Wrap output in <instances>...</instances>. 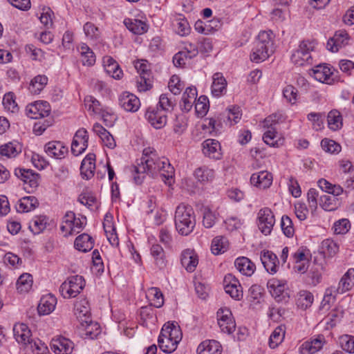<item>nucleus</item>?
Masks as SVG:
<instances>
[{"instance_id":"obj_44","label":"nucleus","mask_w":354,"mask_h":354,"mask_svg":"<svg viewBox=\"0 0 354 354\" xmlns=\"http://www.w3.org/2000/svg\"><path fill=\"white\" fill-rule=\"evenodd\" d=\"M32 282V275L28 273H24L17 281V289L19 292H27L31 289Z\"/></svg>"},{"instance_id":"obj_56","label":"nucleus","mask_w":354,"mask_h":354,"mask_svg":"<svg viewBox=\"0 0 354 354\" xmlns=\"http://www.w3.org/2000/svg\"><path fill=\"white\" fill-rule=\"evenodd\" d=\"M84 31L86 35L92 40L97 41L100 37V32L98 28L91 22L84 24Z\"/></svg>"},{"instance_id":"obj_60","label":"nucleus","mask_w":354,"mask_h":354,"mask_svg":"<svg viewBox=\"0 0 354 354\" xmlns=\"http://www.w3.org/2000/svg\"><path fill=\"white\" fill-rule=\"evenodd\" d=\"M187 119L183 114L176 116L174 122V131L178 133H182L187 128Z\"/></svg>"},{"instance_id":"obj_42","label":"nucleus","mask_w":354,"mask_h":354,"mask_svg":"<svg viewBox=\"0 0 354 354\" xmlns=\"http://www.w3.org/2000/svg\"><path fill=\"white\" fill-rule=\"evenodd\" d=\"M48 83V77L44 75L35 76L30 82L28 89L33 94H39Z\"/></svg>"},{"instance_id":"obj_6","label":"nucleus","mask_w":354,"mask_h":354,"mask_svg":"<svg viewBox=\"0 0 354 354\" xmlns=\"http://www.w3.org/2000/svg\"><path fill=\"white\" fill-rule=\"evenodd\" d=\"M135 68L139 73V77L137 79L138 89L142 91L150 89L152 86L151 74L147 64L138 62Z\"/></svg>"},{"instance_id":"obj_29","label":"nucleus","mask_w":354,"mask_h":354,"mask_svg":"<svg viewBox=\"0 0 354 354\" xmlns=\"http://www.w3.org/2000/svg\"><path fill=\"white\" fill-rule=\"evenodd\" d=\"M57 299L51 295L44 296L41 298L37 306L38 313L39 315H48L53 312L55 308Z\"/></svg>"},{"instance_id":"obj_34","label":"nucleus","mask_w":354,"mask_h":354,"mask_svg":"<svg viewBox=\"0 0 354 354\" xmlns=\"http://www.w3.org/2000/svg\"><path fill=\"white\" fill-rule=\"evenodd\" d=\"M124 24L129 31L135 35H142L148 30V25L139 19H125Z\"/></svg>"},{"instance_id":"obj_18","label":"nucleus","mask_w":354,"mask_h":354,"mask_svg":"<svg viewBox=\"0 0 354 354\" xmlns=\"http://www.w3.org/2000/svg\"><path fill=\"white\" fill-rule=\"evenodd\" d=\"M74 310L75 315L82 326H84V323H87L88 322V319L91 317V312L89 303L87 299H82L76 301L75 304Z\"/></svg>"},{"instance_id":"obj_50","label":"nucleus","mask_w":354,"mask_h":354,"mask_svg":"<svg viewBox=\"0 0 354 354\" xmlns=\"http://www.w3.org/2000/svg\"><path fill=\"white\" fill-rule=\"evenodd\" d=\"M21 151L18 144L8 142L0 147V154L8 158L15 157Z\"/></svg>"},{"instance_id":"obj_61","label":"nucleus","mask_w":354,"mask_h":354,"mask_svg":"<svg viewBox=\"0 0 354 354\" xmlns=\"http://www.w3.org/2000/svg\"><path fill=\"white\" fill-rule=\"evenodd\" d=\"M159 104L162 111H171L173 110L176 102L168 97L167 94H162L160 96Z\"/></svg>"},{"instance_id":"obj_1","label":"nucleus","mask_w":354,"mask_h":354,"mask_svg":"<svg viewBox=\"0 0 354 354\" xmlns=\"http://www.w3.org/2000/svg\"><path fill=\"white\" fill-rule=\"evenodd\" d=\"M134 182L140 185L143 182L145 174L155 176L160 173L162 180L165 184L171 185L174 169L165 157H159L156 151L151 147L145 148L140 158V162L133 167L132 171Z\"/></svg>"},{"instance_id":"obj_12","label":"nucleus","mask_w":354,"mask_h":354,"mask_svg":"<svg viewBox=\"0 0 354 354\" xmlns=\"http://www.w3.org/2000/svg\"><path fill=\"white\" fill-rule=\"evenodd\" d=\"M118 101L120 106L127 112L134 113L140 106L139 98L129 92H123L119 96Z\"/></svg>"},{"instance_id":"obj_54","label":"nucleus","mask_w":354,"mask_h":354,"mask_svg":"<svg viewBox=\"0 0 354 354\" xmlns=\"http://www.w3.org/2000/svg\"><path fill=\"white\" fill-rule=\"evenodd\" d=\"M277 137V132L274 127L268 128V130L264 133L263 139L267 145L271 147L279 146V140H276Z\"/></svg>"},{"instance_id":"obj_20","label":"nucleus","mask_w":354,"mask_h":354,"mask_svg":"<svg viewBox=\"0 0 354 354\" xmlns=\"http://www.w3.org/2000/svg\"><path fill=\"white\" fill-rule=\"evenodd\" d=\"M180 262L187 272H192L198 263V255L193 250L187 249L181 254Z\"/></svg>"},{"instance_id":"obj_14","label":"nucleus","mask_w":354,"mask_h":354,"mask_svg":"<svg viewBox=\"0 0 354 354\" xmlns=\"http://www.w3.org/2000/svg\"><path fill=\"white\" fill-rule=\"evenodd\" d=\"M203 152L205 156L215 160L222 158L220 142L214 139H207L203 143Z\"/></svg>"},{"instance_id":"obj_15","label":"nucleus","mask_w":354,"mask_h":354,"mask_svg":"<svg viewBox=\"0 0 354 354\" xmlns=\"http://www.w3.org/2000/svg\"><path fill=\"white\" fill-rule=\"evenodd\" d=\"M95 169V155L90 153L83 159L80 166V173L82 178L91 179L94 176Z\"/></svg>"},{"instance_id":"obj_38","label":"nucleus","mask_w":354,"mask_h":354,"mask_svg":"<svg viewBox=\"0 0 354 354\" xmlns=\"http://www.w3.org/2000/svg\"><path fill=\"white\" fill-rule=\"evenodd\" d=\"M150 251L156 265L160 269H163L167 265V260L162 247L158 244H155L151 246Z\"/></svg>"},{"instance_id":"obj_46","label":"nucleus","mask_w":354,"mask_h":354,"mask_svg":"<svg viewBox=\"0 0 354 354\" xmlns=\"http://www.w3.org/2000/svg\"><path fill=\"white\" fill-rule=\"evenodd\" d=\"M47 218L45 216H38L32 218L29 228L35 234H38L46 227Z\"/></svg>"},{"instance_id":"obj_3","label":"nucleus","mask_w":354,"mask_h":354,"mask_svg":"<svg viewBox=\"0 0 354 354\" xmlns=\"http://www.w3.org/2000/svg\"><path fill=\"white\" fill-rule=\"evenodd\" d=\"M84 286L85 281L83 277L80 275L71 276L62 283L59 292L64 298L75 297Z\"/></svg>"},{"instance_id":"obj_47","label":"nucleus","mask_w":354,"mask_h":354,"mask_svg":"<svg viewBox=\"0 0 354 354\" xmlns=\"http://www.w3.org/2000/svg\"><path fill=\"white\" fill-rule=\"evenodd\" d=\"M313 300V295L311 292L307 290H301L297 295V305L302 309H306L312 305Z\"/></svg>"},{"instance_id":"obj_40","label":"nucleus","mask_w":354,"mask_h":354,"mask_svg":"<svg viewBox=\"0 0 354 354\" xmlns=\"http://www.w3.org/2000/svg\"><path fill=\"white\" fill-rule=\"evenodd\" d=\"M286 334L285 325L277 326L272 333L269 339V346L271 348H277L283 340Z\"/></svg>"},{"instance_id":"obj_57","label":"nucleus","mask_w":354,"mask_h":354,"mask_svg":"<svg viewBox=\"0 0 354 354\" xmlns=\"http://www.w3.org/2000/svg\"><path fill=\"white\" fill-rule=\"evenodd\" d=\"M351 227L350 221L346 218H342L334 223L333 230L336 234H344Z\"/></svg>"},{"instance_id":"obj_13","label":"nucleus","mask_w":354,"mask_h":354,"mask_svg":"<svg viewBox=\"0 0 354 354\" xmlns=\"http://www.w3.org/2000/svg\"><path fill=\"white\" fill-rule=\"evenodd\" d=\"M349 36L344 30H339L335 32L333 37L327 42V48L331 52H337L339 48L348 44Z\"/></svg>"},{"instance_id":"obj_41","label":"nucleus","mask_w":354,"mask_h":354,"mask_svg":"<svg viewBox=\"0 0 354 354\" xmlns=\"http://www.w3.org/2000/svg\"><path fill=\"white\" fill-rule=\"evenodd\" d=\"M78 50L81 55L84 66H91L95 63V55L86 44H82Z\"/></svg>"},{"instance_id":"obj_55","label":"nucleus","mask_w":354,"mask_h":354,"mask_svg":"<svg viewBox=\"0 0 354 354\" xmlns=\"http://www.w3.org/2000/svg\"><path fill=\"white\" fill-rule=\"evenodd\" d=\"M339 343L342 348L348 353H354V337L344 335L339 337Z\"/></svg>"},{"instance_id":"obj_11","label":"nucleus","mask_w":354,"mask_h":354,"mask_svg":"<svg viewBox=\"0 0 354 354\" xmlns=\"http://www.w3.org/2000/svg\"><path fill=\"white\" fill-rule=\"evenodd\" d=\"M50 347L56 354H70L73 350L74 344L68 338L57 336L52 339Z\"/></svg>"},{"instance_id":"obj_53","label":"nucleus","mask_w":354,"mask_h":354,"mask_svg":"<svg viewBox=\"0 0 354 354\" xmlns=\"http://www.w3.org/2000/svg\"><path fill=\"white\" fill-rule=\"evenodd\" d=\"M3 105L4 108L12 113H15L18 111L19 108L15 102L14 93L9 92L6 93L3 98Z\"/></svg>"},{"instance_id":"obj_28","label":"nucleus","mask_w":354,"mask_h":354,"mask_svg":"<svg viewBox=\"0 0 354 354\" xmlns=\"http://www.w3.org/2000/svg\"><path fill=\"white\" fill-rule=\"evenodd\" d=\"M212 93L215 97L223 95L226 91L227 81L221 73H216L212 77Z\"/></svg>"},{"instance_id":"obj_51","label":"nucleus","mask_w":354,"mask_h":354,"mask_svg":"<svg viewBox=\"0 0 354 354\" xmlns=\"http://www.w3.org/2000/svg\"><path fill=\"white\" fill-rule=\"evenodd\" d=\"M281 227L285 236L288 238L292 237L295 234V229L292 220L287 215H283L281 220Z\"/></svg>"},{"instance_id":"obj_59","label":"nucleus","mask_w":354,"mask_h":354,"mask_svg":"<svg viewBox=\"0 0 354 354\" xmlns=\"http://www.w3.org/2000/svg\"><path fill=\"white\" fill-rule=\"evenodd\" d=\"M168 87L170 90V91L174 95H178L180 93L181 91L184 88V85L183 83H181L180 78L177 75H173L171 76L169 82Z\"/></svg>"},{"instance_id":"obj_48","label":"nucleus","mask_w":354,"mask_h":354,"mask_svg":"<svg viewBox=\"0 0 354 354\" xmlns=\"http://www.w3.org/2000/svg\"><path fill=\"white\" fill-rule=\"evenodd\" d=\"M319 204L324 210L333 211L337 207V199L329 194H323L319 197Z\"/></svg>"},{"instance_id":"obj_8","label":"nucleus","mask_w":354,"mask_h":354,"mask_svg":"<svg viewBox=\"0 0 354 354\" xmlns=\"http://www.w3.org/2000/svg\"><path fill=\"white\" fill-rule=\"evenodd\" d=\"M51 109L48 102L37 101L26 106V115L31 119H39L49 115Z\"/></svg>"},{"instance_id":"obj_4","label":"nucleus","mask_w":354,"mask_h":354,"mask_svg":"<svg viewBox=\"0 0 354 354\" xmlns=\"http://www.w3.org/2000/svg\"><path fill=\"white\" fill-rule=\"evenodd\" d=\"M258 227L265 235L271 233L275 223V218L273 212L268 207L261 209L258 212Z\"/></svg>"},{"instance_id":"obj_17","label":"nucleus","mask_w":354,"mask_h":354,"mask_svg":"<svg viewBox=\"0 0 354 354\" xmlns=\"http://www.w3.org/2000/svg\"><path fill=\"white\" fill-rule=\"evenodd\" d=\"M45 151L50 157L57 159L64 158L68 153V147H65L62 142L59 141H51L45 145Z\"/></svg>"},{"instance_id":"obj_43","label":"nucleus","mask_w":354,"mask_h":354,"mask_svg":"<svg viewBox=\"0 0 354 354\" xmlns=\"http://www.w3.org/2000/svg\"><path fill=\"white\" fill-rule=\"evenodd\" d=\"M158 346L161 351L166 353H171L174 352L176 348L178 342L169 339L167 336H162L160 333L158 339Z\"/></svg>"},{"instance_id":"obj_9","label":"nucleus","mask_w":354,"mask_h":354,"mask_svg":"<svg viewBox=\"0 0 354 354\" xmlns=\"http://www.w3.org/2000/svg\"><path fill=\"white\" fill-rule=\"evenodd\" d=\"M88 136L87 131L84 129L77 130L73 137L71 144V152L74 156L82 153L88 147Z\"/></svg>"},{"instance_id":"obj_2","label":"nucleus","mask_w":354,"mask_h":354,"mask_svg":"<svg viewBox=\"0 0 354 354\" xmlns=\"http://www.w3.org/2000/svg\"><path fill=\"white\" fill-rule=\"evenodd\" d=\"M174 221L176 230L181 235L189 234L196 224L193 208L190 205L180 204L176 209Z\"/></svg>"},{"instance_id":"obj_49","label":"nucleus","mask_w":354,"mask_h":354,"mask_svg":"<svg viewBox=\"0 0 354 354\" xmlns=\"http://www.w3.org/2000/svg\"><path fill=\"white\" fill-rule=\"evenodd\" d=\"M227 248V241L225 237L216 236L212 243L211 250L213 254H219L224 252Z\"/></svg>"},{"instance_id":"obj_30","label":"nucleus","mask_w":354,"mask_h":354,"mask_svg":"<svg viewBox=\"0 0 354 354\" xmlns=\"http://www.w3.org/2000/svg\"><path fill=\"white\" fill-rule=\"evenodd\" d=\"M354 286V268H350L341 278L335 291L342 294L350 290Z\"/></svg>"},{"instance_id":"obj_22","label":"nucleus","mask_w":354,"mask_h":354,"mask_svg":"<svg viewBox=\"0 0 354 354\" xmlns=\"http://www.w3.org/2000/svg\"><path fill=\"white\" fill-rule=\"evenodd\" d=\"M14 337L18 343L30 344L31 331L28 326L23 323L16 324L13 327Z\"/></svg>"},{"instance_id":"obj_19","label":"nucleus","mask_w":354,"mask_h":354,"mask_svg":"<svg viewBox=\"0 0 354 354\" xmlns=\"http://www.w3.org/2000/svg\"><path fill=\"white\" fill-rule=\"evenodd\" d=\"M15 175L25 184H28L30 187L34 188L38 186L39 175L31 169L17 168L15 169Z\"/></svg>"},{"instance_id":"obj_5","label":"nucleus","mask_w":354,"mask_h":354,"mask_svg":"<svg viewBox=\"0 0 354 354\" xmlns=\"http://www.w3.org/2000/svg\"><path fill=\"white\" fill-rule=\"evenodd\" d=\"M315 48L314 41H303L291 57L292 62L297 65L303 66L311 58L310 52Z\"/></svg>"},{"instance_id":"obj_32","label":"nucleus","mask_w":354,"mask_h":354,"mask_svg":"<svg viewBox=\"0 0 354 354\" xmlns=\"http://www.w3.org/2000/svg\"><path fill=\"white\" fill-rule=\"evenodd\" d=\"M162 336H167L177 342L182 339V332L177 324L167 322L163 326L160 331Z\"/></svg>"},{"instance_id":"obj_62","label":"nucleus","mask_w":354,"mask_h":354,"mask_svg":"<svg viewBox=\"0 0 354 354\" xmlns=\"http://www.w3.org/2000/svg\"><path fill=\"white\" fill-rule=\"evenodd\" d=\"M321 145L324 151L331 153H338L341 150V146L332 140L323 139Z\"/></svg>"},{"instance_id":"obj_27","label":"nucleus","mask_w":354,"mask_h":354,"mask_svg":"<svg viewBox=\"0 0 354 354\" xmlns=\"http://www.w3.org/2000/svg\"><path fill=\"white\" fill-rule=\"evenodd\" d=\"M311 71L312 73H310V75L313 76L316 80L328 84L332 83L330 81V75L333 73L328 66L319 64L313 68Z\"/></svg>"},{"instance_id":"obj_26","label":"nucleus","mask_w":354,"mask_h":354,"mask_svg":"<svg viewBox=\"0 0 354 354\" xmlns=\"http://www.w3.org/2000/svg\"><path fill=\"white\" fill-rule=\"evenodd\" d=\"M261 261L267 272L270 274L277 272L279 260L275 254L268 250L263 251L261 254Z\"/></svg>"},{"instance_id":"obj_63","label":"nucleus","mask_w":354,"mask_h":354,"mask_svg":"<svg viewBox=\"0 0 354 354\" xmlns=\"http://www.w3.org/2000/svg\"><path fill=\"white\" fill-rule=\"evenodd\" d=\"M309 121L312 122L313 127L315 130H321L324 127L323 116L321 113H310L308 116Z\"/></svg>"},{"instance_id":"obj_23","label":"nucleus","mask_w":354,"mask_h":354,"mask_svg":"<svg viewBox=\"0 0 354 354\" xmlns=\"http://www.w3.org/2000/svg\"><path fill=\"white\" fill-rule=\"evenodd\" d=\"M324 342V337L318 335L311 341L304 342L300 346L299 353L300 354H313L322 348Z\"/></svg>"},{"instance_id":"obj_7","label":"nucleus","mask_w":354,"mask_h":354,"mask_svg":"<svg viewBox=\"0 0 354 354\" xmlns=\"http://www.w3.org/2000/svg\"><path fill=\"white\" fill-rule=\"evenodd\" d=\"M286 283L276 278H272L267 283L268 289L277 302H286L288 299V292L285 290Z\"/></svg>"},{"instance_id":"obj_33","label":"nucleus","mask_w":354,"mask_h":354,"mask_svg":"<svg viewBox=\"0 0 354 354\" xmlns=\"http://www.w3.org/2000/svg\"><path fill=\"white\" fill-rule=\"evenodd\" d=\"M74 246L77 250L86 252L90 251L94 246L93 238L88 234L79 235L75 240Z\"/></svg>"},{"instance_id":"obj_25","label":"nucleus","mask_w":354,"mask_h":354,"mask_svg":"<svg viewBox=\"0 0 354 354\" xmlns=\"http://www.w3.org/2000/svg\"><path fill=\"white\" fill-rule=\"evenodd\" d=\"M197 354H221L222 347L216 340H205L197 348Z\"/></svg>"},{"instance_id":"obj_21","label":"nucleus","mask_w":354,"mask_h":354,"mask_svg":"<svg viewBox=\"0 0 354 354\" xmlns=\"http://www.w3.org/2000/svg\"><path fill=\"white\" fill-rule=\"evenodd\" d=\"M251 184L260 189L269 187L272 183V175L267 171L254 173L250 178Z\"/></svg>"},{"instance_id":"obj_37","label":"nucleus","mask_w":354,"mask_h":354,"mask_svg":"<svg viewBox=\"0 0 354 354\" xmlns=\"http://www.w3.org/2000/svg\"><path fill=\"white\" fill-rule=\"evenodd\" d=\"M39 205L37 198L33 196H24L21 198L17 205L19 212H28L35 209Z\"/></svg>"},{"instance_id":"obj_24","label":"nucleus","mask_w":354,"mask_h":354,"mask_svg":"<svg viewBox=\"0 0 354 354\" xmlns=\"http://www.w3.org/2000/svg\"><path fill=\"white\" fill-rule=\"evenodd\" d=\"M241 117V109L239 106H232L227 109L225 112L218 116V119L223 120L229 125L235 124L240 120Z\"/></svg>"},{"instance_id":"obj_45","label":"nucleus","mask_w":354,"mask_h":354,"mask_svg":"<svg viewBox=\"0 0 354 354\" xmlns=\"http://www.w3.org/2000/svg\"><path fill=\"white\" fill-rule=\"evenodd\" d=\"M328 127L333 131L340 129L342 126V117L337 110L330 111L327 116Z\"/></svg>"},{"instance_id":"obj_31","label":"nucleus","mask_w":354,"mask_h":354,"mask_svg":"<svg viewBox=\"0 0 354 354\" xmlns=\"http://www.w3.org/2000/svg\"><path fill=\"white\" fill-rule=\"evenodd\" d=\"M93 131L101 138L104 145L110 149L115 147V142L113 136L99 123L94 124Z\"/></svg>"},{"instance_id":"obj_64","label":"nucleus","mask_w":354,"mask_h":354,"mask_svg":"<svg viewBox=\"0 0 354 354\" xmlns=\"http://www.w3.org/2000/svg\"><path fill=\"white\" fill-rule=\"evenodd\" d=\"M209 107L208 98L205 95L200 96L195 103L196 111L201 115L205 114Z\"/></svg>"},{"instance_id":"obj_35","label":"nucleus","mask_w":354,"mask_h":354,"mask_svg":"<svg viewBox=\"0 0 354 354\" xmlns=\"http://www.w3.org/2000/svg\"><path fill=\"white\" fill-rule=\"evenodd\" d=\"M234 266L243 274L251 276L255 270V265L247 257H241L235 260Z\"/></svg>"},{"instance_id":"obj_10","label":"nucleus","mask_w":354,"mask_h":354,"mask_svg":"<svg viewBox=\"0 0 354 354\" xmlns=\"http://www.w3.org/2000/svg\"><path fill=\"white\" fill-rule=\"evenodd\" d=\"M272 35V31L260 32L255 41L254 47L259 49L260 51H266L267 53L272 55L274 50Z\"/></svg>"},{"instance_id":"obj_39","label":"nucleus","mask_w":354,"mask_h":354,"mask_svg":"<svg viewBox=\"0 0 354 354\" xmlns=\"http://www.w3.org/2000/svg\"><path fill=\"white\" fill-rule=\"evenodd\" d=\"M194 176L201 183H207L214 178V171L206 166H203L195 170Z\"/></svg>"},{"instance_id":"obj_52","label":"nucleus","mask_w":354,"mask_h":354,"mask_svg":"<svg viewBox=\"0 0 354 354\" xmlns=\"http://www.w3.org/2000/svg\"><path fill=\"white\" fill-rule=\"evenodd\" d=\"M85 335L91 338L94 339L97 337L98 335L101 333V328L100 325L96 322H93L91 319V317L88 319L87 323H85Z\"/></svg>"},{"instance_id":"obj_58","label":"nucleus","mask_w":354,"mask_h":354,"mask_svg":"<svg viewBox=\"0 0 354 354\" xmlns=\"http://www.w3.org/2000/svg\"><path fill=\"white\" fill-rule=\"evenodd\" d=\"M283 96L288 102L294 104L297 101V89L292 85H288L283 89Z\"/></svg>"},{"instance_id":"obj_16","label":"nucleus","mask_w":354,"mask_h":354,"mask_svg":"<svg viewBox=\"0 0 354 354\" xmlns=\"http://www.w3.org/2000/svg\"><path fill=\"white\" fill-rule=\"evenodd\" d=\"M145 118L151 125L157 129L162 128L167 123L166 115L162 112V111H160L158 109L155 110L154 109H148L145 114Z\"/></svg>"},{"instance_id":"obj_36","label":"nucleus","mask_w":354,"mask_h":354,"mask_svg":"<svg viewBox=\"0 0 354 354\" xmlns=\"http://www.w3.org/2000/svg\"><path fill=\"white\" fill-rule=\"evenodd\" d=\"M197 95L196 88L195 87H188L186 88L182 97L183 104L180 105L181 109L185 111H189L192 108L194 102H196Z\"/></svg>"}]
</instances>
